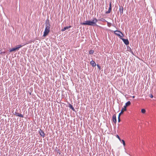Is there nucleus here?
I'll list each match as a JSON object with an SVG mask.
<instances>
[{
	"instance_id": "obj_20",
	"label": "nucleus",
	"mask_w": 156,
	"mask_h": 156,
	"mask_svg": "<svg viewBox=\"0 0 156 156\" xmlns=\"http://www.w3.org/2000/svg\"><path fill=\"white\" fill-rule=\"evenodd\" d=\"M141 112L142 113H145L146 112V110L144 109H142L141 110Z\"/></svg>"
},
{
	"instance_id": "obj_26",
	"label": "nucleus",
	"mask_w": 156,
	"mask_h": 156,
	"mask_svg": "<svg viewBox=\"0 0 156 156\" xmlns=\"http://www.w3.org/2000/svg\"><path fill=\"white\" fill-rule=\"evenodd\" d=\"M116 136L117 138H118V139L120 140V141H121V139L120 138L119 136L118 135H117Z\"/></svg>"
},
{
	"instance_id": "obj_12",
	"label": "nucleus",
	"mask_w": 156,
	"mask_h": 156,
	"mask_svg": "<svg viewBox=\"0 0 156 156\" xmlns=\"http://www.w3.org/2000/svg\"><path fill=\"white\" fill-rule=\"evenodd\" d=\"M71 26H69L68 27H65L61 30V31H64L65 30L68 29L69 28H71Z\"/></svg>"
},
{
	"instance_id": "obj_4",
	"label": "nucleus",
	"mask_w": 156,
	"mask_h": 156,
	"mask_svg": "<svg viewBox=\"0 0 156 156\" xmlns=\"http://www.w3.org/2000/svg\"><path fill=\"white\" fill-rule=\"evenodd\" d=\"M45 27H50L51 25L50 24V20L48 19H47L45 21Z\"/></svg>"
},
{
	"instance_id": "obj_6",
	"label": "nucleus",
	"mask_w": 156,
	"mask_h": 156,
	"mask_svg": "<svg viewBox=\"0 0 156 156\" xmlns=\"http://www.w3.org/2000/svg\"><path fill=\"white\" fill-rule=\"evenodd\" d=\"M131 104V102L130 101H129L127 102L125 106H124V111H126L127 110L126 108L127 106H129Z\"/></svg>"
},
{
	"instance_id": "obj_10",
	"label": "nucleus",
	"mask_w": 156,
	"mask_h": 156,
	"mask_svg": "<svg viewBox=\"0 0 156 156\" xmlns=\"http://www.w3.org/2000/svg\"><path fill=\"white\" fill-rule=\"evenodd\" d=\"M112 120L115 123H116V115L114 114L112 116Z\"/></svg>"
},
{
	"instance_id": "obj_1",
	"label": "nucleus",
	"mask_w": 156,
	"mask_h": 156,
	"mask_svg": "<svg viewBox=\"0 0 156 156\" xmlns=\"http://www.w3.org/2000/svg\"><path fill=\"white\" fill-rule=\"evenodd\" d=\"M98 20L95 18H94L93 20L91 21L90 20L85 21L84 22L81 23V24L82 25H87L90 26H97L96 23L98 22Z\"/></svg>"
},
{
	"instance_id": "obj_19",
	"label": "nucleus",
	"mask_w": 156,
	"mask_h": 156,
	"mask_svg": "<svg viewBox=\"0 0 156 156\" xmlns=\"http://www.w3.org/2000/svg\"><path fill=\"white\" fill-rule=\"evenodd\" d=\"M106 22L107 23L108 26L109 27H110L111 26V23L108 22L107 21H106Z\"/></svg>"
},
{
	"instance_id": "obj_3",
	"label": "nucleus",
	"mask_w": 156,
	"mask_h": 156,
	"mask_svg": "<svg viewBox=\"0 0 156 156\" xmlns=\"http://www.w3.org/2000/svg\"><path fill=\"white\" fill-rule=\"evenodd\" d=\"M50 27H45L43 36L45 37L47 36L50 32Z\"/></svg>"
},
{
	"instance_id": "obj_30",
	"label": "nucleus",
	"mask_w": 156,
	"mask_h": 156,
	"mask_svg": "<svg viewBox=\"0 0 156 156\" xmlns=\"http://www.w3.org/2000/svg\"><path fill=\"white\" fill-rule=\"evenodd\" d=\"M134 97H135V96H133V98H134Z\"/></svg>"
},
{
	"instance_id": "obj_21",
	"label": "nucleus",
	"mask_w": 156,
	"mask_h": 156,
	"mask_svg": "<svg viewBox=\"0 0 156 156\" xmlns=\"http://www.w3.org/2000/svg\"><path fill=\"white\" fill-rule=\"evenodd\" d=\"M111 5H112V2H110L109 3V8L108 9L109 10H112Z\"/></svg>"
},
{
	"instance_id": "obj_28",
	"label": "nucleus",
	"mask_w": 156,
	"mask_h": 156,
	"mask_svg": "<svg viewBox=\"0 0 156 156\" xmlns=\"http://www.w3.org/2000/svg\"><path fill=\"white\" fill-rule=\"evenodd\" d=\"M101 21H105V22H106V21L105 19H101Z\"/></svg>"
},
{
	"instance_id": "obj_11",
	"label": "nucleus",
	"mask_w": 156,
	"mask_h": 156,
	"mask_svg": "<svg viewBox=\"0 0 156 156\" xmlns=\"http://www.w3.org/2000/svg\"><path fill=\"white\" fill-rule=\"evenodd\" d=\"M119 10V11L120 12V15H122L123 13V7L122 6H120Z\"/></svg>"
},
{
	"instance_id": "obj_18",
	"label": "nucleus",
	"mask_w": 156,
	"mask_h": 156,
	"mask_svg": "<svg viewBox=\"0 0 156 156\" xmlns=\"http://www.w3.org/2000/svg\"><path fill=\"white\" fill-rule=\"evenodd\" d=\"M94 51L92 50H91L89 51V54L90 55H93L94 53Z\"/></svg>"
},
{
	"instance_id": "obj_29",
	"label": "nucleus",
	"mask_w": 156,
	"mask_h": 156,
	"mask_svg": "<svg viewBox=\"0 0 156 156\" xmlns=\"http://www.w3.org/2000/svg\"><path fill=\"white\" fill-rule=\"evenodd\" d=\"M150 97L151 98H152L153 97V95L152 94H151L150 95Z\"/></svg>"
},
{
	"instance_id": "obj_22",
	"label": "nucleus",
	"mask_w": 156,
	"mask_h": 156,
	"mask_svg": "<svg viewBox=\"0 0 156 156\" xmlns=\"http://www.w3.org/2000/svg\"><path fill=\"white\" fill-rule=\"evenodd\" d=\"M121 140L122 141L123 145L125 146V141L123 140Z\"/></svg>"
},
{
	"instance_id": "obj_2",
	"label": "nucleus",
	"mask_w": 156,
	"mask_h": 156,
	"mask_svg": "<svg viewBox=\"0 0 156 156\" xmlns=\"http://www.w3.org/2000/svg\"><path fill=\"white\" fill-rule=\"evenodd\" d=\"M114 34L119 36L120 38L121 39V37H124V34H123L119 31L116 30L114 31Z\"/></svg>"
},
{
	"instance_id": "obj_24",
	"label": "nucleus",
	"mask_w": 156,
	"mask_h": 156,
	"mask_svg": "<svg viewBox=\"0 0 156 156\" xmlns=\"http://www.w3.org/2000/svg\"><path fill=\"white\" fill-rule=\"evenodd\" d=\"M120 115H119V116H118V122H120L121 121V120H120Z\"/></svg>"
},
{
	"instance_id": "obj_9",
	"label": "nucleus",
	"mask_w": 156,
	"mask_h": 156,
	"mask_svg": "<svg viewBox=\"0 0 156 156\" xmlns=\"http://www.w3.org/2000/svg\"><path fill=\"white\" fill-rule=\"evenodd\" d=\"M15 115L17 116H18L21 117H23V115L21 114H19L18 113L15 112V113L14 114Z\"/></svg>"
},
{
	"instance_id": "obj_16",
	"label": "nucleus",
	"mask_w": 156,
	"mask_h": 156,
	"mask_svg": "<svg viewBox=\"0 0 156 156\" xmlns=\"http://www.w3.org/2000/svg\"><path fill=\"white\" fill-rule=\"evenodd\" d=\"M24 45H18L16 46V48L18 50L20 48H21L22 46H24Z\"/></svg>"
},
{
	"instance_id": "obj_27",
	"label": "nucleus",
	"mask_w": 156,
	"mask_h": 156,
	"mask_svg": "<svg viewBox=\"0 0 156 156\" xmlns=\"http://www.w3.org/2000/svg\"><path fill=\"white\" fill-rule=\"evenodd\" d=\"M97 67H98V68L100 70V69H101V67H100V66L98 64H97Z\"/></svg>"
},
{
	"instance_id": "obj_14",
	"label": "nucleus",
	"mask_w": 156,
	"mask_h": 156,
	"mask_svg": "<svg viewBox=\"0 0 156 156\" xmlns=\"http://www.w3.org/2000/svg\"><path fill=\"white\" fill-rule=\"evenodd\" d=\"M69 108L71 109L73 111L76 112L75 109L73 107V105H71L70 104H69Z\"/></svg>"
},
{
	"instance_id": "obj_15",
	"label": "nucleus",
	"mask_w": 156,
	"mask_h": 156,
	"mask_svg": "<svg viewBox=\"0 0 156 156\" xmlns=\"http://www.w3.org/2000/svg\"><path fill=\"white\" fill-rule=\"evenodd\" d=\"M16 50H18L16 48V47L13 48L10 50L9 51L10 52H11L13 51H15Z\"/></svg>"
},
{
	"instance_id": "obj_25",
	"label": "nucleus",
	"mask_w": 156,
	"mask_h": 156,
	"mask_svg": "<svg viewBox=\"0 0 156 156\" xmlns=\"http://www.w3.org/2000/svg\"><path fill=\"white\" fill-rule=\"evenodd\" d=\"M5 53V51H2L1 50H0V54H2Z\"/></svg>"
},
{
	"instance_id": "obj_13",
	"label": "nucleus",
	"mask_w": 156,
	"mask_h": 156,
	"mask_svg": "<svg viewBox=\"0 0 156 156\" xmlns=\"http://www.w3.org/2000/svg\"><path fill=\"white\" fill-rule=\"evenodd\" d=\"M90 64L93 67L95 66L96 65L95 62L93 60H92L90 62Z\"/></svg>"
},
{
	"instance_id": "obj_7",
	"label": "nucleus",
	"mask_w": 156,
	"mask_h": 156,
	"mask_svg": "<svg viewBox=\"0 0 156 156\" xmlns=\"http://www.w3.org/2000/svg\"><path fill=\"white\" fill-rule=\"evenodd\" d=\"M39 133H40V135L41 136H42L43 138L45 136V133L41 129H40Z\"/></svg>"
},
{
	"instance_id": "obj_17",
	"label": "nucleus",
	"mask_w": 156,
	"mask_h": 156,
	"mask_svg": "<svg viewBox=\"0 0 156 156\" xmlns=\"http://www.w3.org/2000/svg\"><path fill=\"white\" fill-rule=\"evenodd\" d=\"M124 111V107L123 108H122V109L121 110V112L119 113V115H120L121 114H122L123 113V111Z\"/></svg>"
},
{
	"instance_id": "obj_23",
	"label": "nucleus",
	"mask_w": 156,
	"mask_h": 156,
	"mask_svg": "<svg viewBox=\"0 0 156 156\" xmlns=\"http://www.w3.org/2000/svg\"><path fill=\"white\" fill-rule=\"evenodd\" d=\"M111 10H109L108 9V11L106 12V14L109 13L111 12Z\"/></svg>"
},
{
	"instance_id": "obj_5",
	"label": "nucleus",
	"mask_w": 156,
	"mask_h": 156,
	"mask_svg": "<svg viewBox=\"0 0 156 156\" xmlns=\"http://www.w3.org/2000/svg\"><path fill=\"white\" fill-rule=\"evenodd\" d=\"M121 39L126 45H128L129 44V42L128 39H125L123 38H121Z\"/></svg>"
},
{
	"instance_id": "obj_8",
	"label": "nucleus",
	"mask_w": 156,
	"mask_h": 156,
	"mask_svg": "<svg viewBox=\"0 0 156 156\" xmlns=\"http://www.w3.org/2000/svg\"><path fill=\"white\" fill-rule=\"evenodd\" d=\"M127 51L130 52L133 55H134L133 52L132 51V50L130 47H129V46H127Z\"/></svg>"
}]
</instances>
